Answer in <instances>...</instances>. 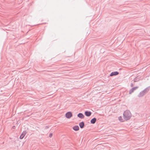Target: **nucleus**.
I'll return each mask as SVG.
<instances>
[{"instance_id": "11", "label": "nucleus", "mask_w": 150, "mask_h": 150, "mask_svg": "<svg viewBox=\"0 0 150 150\" xmlns=\"http://www.w3.org/2000/svg\"><path fill=\"white\" fill-rule=\"evenodd\" d=\"M73 129L75 131H77L79 130V128L78 126L75 125L73 127Z\"/></svg>"}, {"instance_id": "2", "label": "nucleus", "mask_w": 150, "mask_h": 150, "mask_svg": "<svg viewBox=\"0 0 150 150\" xmlns=\"http://www.w3.org/2000/svg\"><path fill=\"white\" fill-rule=\"evenodd\" d=\"M149 87H148L145 88L143 91H142L139 93L138 95V96L139 97H141L143 96L149 91Z\"/></svg>"}, {"instance_id": "3", "label": "nucleus", "mask_w": 150, "mask_h": 150, "mask_svg": "<svg viewBox=\"0 0 150 150\" xmlns=\"http://www.w3.org/2000/svg\"><path fill=\"white\" fill-rule=\"evenodd\" d=\"M72 116V114L71 112H68L65 114L66 117L68 119L70 118Z\"/></svg>"}, {"instance_id": "6", "label": "nucleus", "mask_w": 150, "mask_h": 150, "mask_svg": "<svg viewBox=\"0 0 150 150\" xmlns=\"http://www.w3.org/2000/svg\"><path fill=\"white\" fill-rule=\"evenodd\" d=\"M85 115L87 117H89L92 114L91 111H86L85 112Z\"/></svg>"}, {"instance_id": "9", "label": "nucleus", "mask_w": 150, "mask_h": 150, "mask_svg": "<svg viewBox=\"0 0 150 150\" xmlns=\"http://www.w3.org/2000/svg\"><path fill=\"white\" fill-rule=\"evenodd\" d=\"M79 126L81 128H83L85 126L84 123L83 122H81L79 123Z\"/></svg>"}, {"instance_id": "7", "label": "nucleus", "mask_w": 150, "mask_h": 150, "mask_svg": "<svg viewBox=\"0 0 150 150\" xmlns=\"http://www.w3.org/2000/svg\"><path fill=\"white\" fill-rule=\"evenodd\" d=\"M119 74V72L117 71H114L112 72L110 74V76H116L117 75Z\"/></svg>"}, {"instance_id": "16", "label": "nucleus", "mask_w": 150, "mask_h": 150, "mask_svg": "<svg viewBox=\"0 0 150 150\" xmlns=\"http://www.w3.org/2000/svg\"><path fill=\"white\" fill-rule=\"evenodd\" d=\"M133 86V84L132 83H131V87H132Z\"/></svg>"}, {"instance_id": "1", "label": "nucleus", "mask_w": 150, "mask_h": 150, "mask_svg": "<svg viewBox=\"0 0 150 150\" xmlns=\"http://www.w3.org/2000/svg\"><path fill=\"white\" fill-rule=\"evenodd\" d=\"M131 116V114L129 110H126L123 114L124 118L126 120L130 119Z\"/></svg>"}, {"instance_id": "15", "label": "nucleus", "mask_w": 150, "mask_h": 150, "mask_svg": "<svg viewBox=\"0 0 150 150\" xmlns=\"http://www.w3.org/2000/svg\"><path fill=\"white\" fill-rule=\"evenodd\" d=\"M134 82H137V80L136 78H135L134 79Z\"/></svg>"}, {"instance_id": "13", "label": "nucleus", "mask_w": 150, "mask_h": 150, "mask_svg": "<svg viewBox=\"0 0 150 150\" xmlns=\"http://www.w3.org/2000/svg\"><path fill=\"white\" fill-rule=\"evenodd\" d=\"M53 135V134L52 133H50L49 135V137H51Z\"/></svg>"}, {"instance_id": "14", "label": "nucleus", "mask_w": 150, "mask_h": 150, "mask_svg": "<svg viewBox=\"0 0 150 150\" xmlns=\"http://www.w3.org/2000/svg\"><path fill=\"white\" fill-rule=\"evenodd\" d=\"M49 126H46L45 127V129H47L48 128H49Z\"/></svg>"}, {"instance_id": "12", "label": "nucleus", "mask_w": 150, "mask_h": 150, "mask_svg": "<svg viewBox=\"0 0 150 150\" xmlns=\"http://www.w3.org/2000/svg\"><path fill=\"white\" fill-rule=\"evenodd\" d=\"M118 119L120 122H123V121H124L123 120L122 118V117L121 116H120L119 117Z\"/></svg>"}, {"instance_id": "5", "label": "nucleus", "mask_w": 150, "mask_h": 150, "mask_svg": "<svg viewBox=\"0 0 150 150\" xmlns=\"http://www.w3.org/2000/svg\"><path fill=\"white\" fill-rule=\"evenodd\" d=\"M27 133V132L26 131H24L21 134V135L20 137V138L21 139H22L25 136V135Z\"/></svg>"}, {"instance_id": "10", "label": "nucleus", "mask_w": 150, "mask_h": 150, "mask_svg": "<svg viewBox=\"0 0 150 150\" xmlns=\"http://www.w3.org/2000/svg\"><path fill=\"white\" fill-rule=\"evenodd\" d=\"M96 121V119L95 117H94L91 120V123L92 124H94L95 123Z\"/></svg>"}, {"instance_id": "8", "label": "nucleus", "mask_w": 150, "mask_h": 150, "mask_svg": "<svg viewBox=\"0 0 150 150\" xmlns=\"http://www.w3.org/2000/svg\"><path fill=\"white\" fill-rule=\"evenodd\" d=\"M77 116L78 117L81 119H83L84 117V115L81 113H79L77 115Z\"/></svg>"}, {"instance_id": "4", "label": "nucleus", "mask_w": 150, "mask_h": 150, "mask_svg": "<svg viewBox=\"0 0 150 150\" xmlns=\"http://www.w3.org/2000/svg\"><path fill=\"white\" fill-rule=\"evenodd\" d=\"M138 88V87L136 86L135 87H134L132 88L129 91V94H131L133 92V91L135 90L136 89Z\"/></svg>"}, {"instance_id": "17", "label": "nucleus", "mask_w": 150, "mask_h": 150, "mask_svg": "<svg viewBox=\"0 0 150 150\" xmlns=\"http://www.w3.org/2000/svg\"><path fill=\"white\" fill-rule=\"evenodd\" d=\"M15 126H13V127H12V128L13 129H15Z\"/></svg>"}]
</instances>
